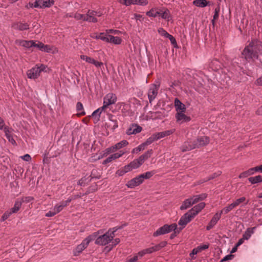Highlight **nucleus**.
Listing matches in <instances>:
<instances>
[{"instance_id": "nucleus-11", "label": "nucleus", "mask_w": 262, "mask_h": 262, "mask_svg": "<svg viewBox=\"0 0 262 262\" xmlns=\"http://www.w3.org/2000/svg\"><path fill=\"white\" fill-rule=\"evenodd\" d=\"M221 214L219 212H216L212 217V219L206 226V230H211L217 223L221 217Z\"/></svg>"}, {"instance_id": "nucleus-23", "label": "nucleus", "mask_w": 262, "mask_h": 262, "mask_svg": "<svg viewBox=\"0 0 262 262\" xmlns=\"http://www.w3.org/2000/svg\"><path fill=\"white\" fill-rule=\"evenodd\" d=\"M256 227L247 228L245 233L243 235V239H245V240L249 239L251 237V235L254 233V231Z\"/></svg>"}, {"instance_id": "nucleus-50", "label": "nucleus", "mask_w": 262, "mask_h": 262, "mask_svg": "<svg viewBox=\"0 0 262 262\" xmlns=\"http://www.w3.org/2000/svg\"><path fill=\"white\" fill-rule=\"evenodd\" d=\"M88 13H89V15H91L92 16H94H94H98L99 17V16H101L102 14V13L101 12H100V11L98 12L96 11L91 10H88Z\"/></svg>"}, {"instance_id": "nucleus-57", "label": "nucleus", "mask_w": 262, "mask_h": 262, "mask_svg": "<svg viewBox=\"0 0 262 262\" xmlns=\"http://www.w3.org/2000/svg\"><path fill=\"white\" fill-rule=\"evenodd\" d=\"M100 39L107 42L108 41V34H105L104 33H100Z\"/></svg>"}, {"instance_id": "nucleus-37", "label": "nucleus", "mask_w": 262, "mask_h": 262, "mask_svg": "<svg viewBox=\"0 0 262 262\" xmlns=\"http://www.w3.org/2000/svg\"><path fill=\"white\" fill-rule=\"evenodd\" d=\"M235 208L234 205L231 203L229 204L228 206L224 207L222 210H221L219 212L222 215V214H227L229 212L231 211L233 209Z\"/></svg>"}, {"instance_id": "nucleus-56", "label": "nucleus", "mask_w": 262, "mask_h": 262, "mask_svg": "<svg viewBox=\"0 0 262 262\" xmlns=\"http://www.w3.org/2000/svg\"><path fill=\"white\" fill-rule=\"evenodd\" d=\"M127 225V223H124L120 226H116L114 228H111L112 230H113L112 233H115L117 230L123 229L124 227L126 226Z\"/></svg>"}, {"instance_id": "nucleus-13", "label": "nucleus", "mask_w": 262, "mask_h": 262, "mask_svg": "<svg viewBox=\"0 0 262 262\" xmlns=\"http://www.w3.org/2000/svg\"><path fill=\"white\" fill-rule=\"evenodd\" d=\"M12 27L15 30L22 31L28 30L29 29V24L19 21L13 23Z\"/></svg>"}, {"instance_id": "nucleus-25", "label": "nucleus", "mask_w": 262, "mask_h": 262, "mask_svg": "<svg viewBox=\"0 0 262 262\" xmlns=\"http://www.w3.org/2000/svg\"><path fill=\"white\" fill-rule=\"evenodd\" d=\"M122 39L120 37L111 35H108V41L107 42L113 43L115 45H120Z\"/></svg>"}, {"instance_id": "nucleus-35", "label": "nucleus", "mask_w": 262, "mask_h": 262, "mask_svg": "<svg viewBox=\"0 0 262 262\" xmlns=\"http://www.w3.org/2000/svg\"><path fill=\"white\" fill-rule=\"evenodd\" d=\"M220 12V6H217L214 10V13L213 16V19L211 20V23L213 27H214L215 24V20H217L219 16V13Z\"/></svg>"}, {"instance_id": "nucleus-61", "label": "nucleus", "mask_w": 262, "mask_h": 262, "mask_svg": "<svg viewBox=\"0 0 262 262\" xmlns=\"http://www.w3.org/2000/svg\"><path fill=\"white\" fill-rule=\"evenodd\" d=\"M221 174V171H218L217 172H215V173L211 174L210 176H209L207 180H212V179L217 177L218 176H220Z\"/></svg>"}, {"instance_id": "nucleus-2", "label": "nucleus", "mask_w": 262, "mask_h": 262, "mask_svg": "<svg viewBox=\"0 0 262 262\" xmlns=\"http://www.w3.org/2000/svg\"><path fill=\"white\" fill-rule=\"evenodd\" d=\"M209 142V138L207 136L198 137L195 139H188L181 146V150L184 152L195 148L205 146Z\"/></svg>"}, {"instance_id": "nucleus-14", "label": "nucleus", "mask_w": 262, "mask_h": 262, "mask_svg": "<svg viewBox=\"0 0 262 262\" xmlns=\"http://www.w3.org/2000/svg\"><path fill=\"white\" fill-rule=\"evenodd\" d=\"M205 206V203L203 202L200 203L199 204L194 206L190 210L189 212L193 217H194L198 213L200 212Z\"/></svg>"}, {"instance_id": "nucleus-63", "label": "nucleus", "mask_w": 262, "mask_h": 262, "mask_svg": "<svg viewBox=\"0 0 262 262\" xmlns=\"http://www.w3.org/2000/svg\"><path fill=\"white\" fill-rule=\"evenodd\" d=\"M137 4L140 6H146L148 4V0H137Z\"/></svg>"}, {"instance_id": "nucleus-49", "label": "nucleus", "mask_w": 262, "mask_h": 262, "mask_svg": "<svg viewBox=\"0 0 262 262\" xmlns=\"http://www.w3.org/2000/svg\"><path fill=\"white\" fill-rule=\"evenodd\" d=\"M91 178L90 179H99L100 178L101 176L99 174H97V170L96 169H93L91 172V174L89 177Z\"/></svg>"}, {"instance_id": "nucleus-46", "label": "nucleus", "mask_w": 262, "mask_h": 262, "mask_svg": "<svg viewBox=\"0 0 262 262\" xmlns=\"http://www.w3.org/2000/svg\"><path fill=\"white\" fill-rule=\"evenodd\" d=\"M80 58L83 60H85L86 62L92 64H93L95 60L94 59L84 55H81Z\"/></svg>"}, {"instance_id": "nucleus-26", "label": "nucleus", "mask_w": 262, "mask_h": 262, "mask_svg": "<svg viewBox=\"0 0 262 262\" xmlns=\"http://www.w3.org/2000/svg\"><path fill=\"white\" fill-rule=\"evenodd\" d=\"M21 205L22 201H20L19 199H17L15 202L14 207L10 209L11 213H16L20 208Z\"/></svg>"}, {"instance_id": "nucleus-8", "label": "nucleus", "mask_w": 262, "mask_h": 262, "mask_svg": "<svg viewBox=\"0 0 262 262\" xmlns=\"http://www.w3.org/2000/svg\"><path fill=\"white\" fill-rule=\"evenodd\" d=\"M194 217L190 213L189 211L185 213L178 222V225L185 227L186 225L189 223Z\"/></svg>"}, {"instance_id": "nucleus-12", "label": "nucleus", "mask_w": 262, "mask_h": 262, "mask_svg": "<svg viewBox=\"0 0 262 262\" xmlns=\"http://www.w3.org/2000/svg\"><path fill=\"white\" fill-rule=\"evenodd\" d=\"M142 183V181L141 180L139 176L134 178V179L128 181L126 184L128 188H133L135 187L139 186Z\"/></svg>"}, {"instance_id": "nucleus-10", "label": "nucleus", "mask_w": 262, "mask_h": 262, "mask_svg": "<svg viewBox=\"0 0 262 262\" xmlns=\"http://www.w3.org/2000/svg\"><path fill=\"white\" fill-rule=\"evenodd\" d=\"M38 69V65H36L30 70H29L27 72L28 78L36 79L40 75L39 70Z\"/></svg>"}, {"instance_id": "nucleus-19", "label": "nucleus", "mask_w": 262, "mask_h": 262, "mask_svg": "<svg viewBox=\"0 0 262 262\" xmlns=\"http://www.w3.org/2000/svg\"><path fill=\"white\" fill-rule=\"evenodd\" d=\"M174 106L177 113L185 112L186 111L185 105L182 103L178 98H175L174 99Z\"/></svg>"}, {"instance_id": "nucleus-16", "label": "nucleus", "mask_w": 262, "mask_h": 262, "mask_svg": "<svg viewBox=\"0 0 262 262\" xmlns=\"http://www.w3.org/2000/svg\"><path fill=\"white\" fill-rule=\"evenodd\" d=\"M88 246L86 243L83 240L82 243L73 250V255L76 256H78Z\"/></svg>"}, {"instance_id": "nucleus-40", "label": "nucleus", "mask_w": 262, "mask_h": 262, "mask_svg": "<svg viewBox=\"0 0 262 262\" xmlns=\"http://www.w3.org/2000/svg\"><path fill=\"white\" fill-rule=\"evenodd\" d=\"M89 177L86 178L85 177H82L81 179H80L78 182L77 184L80 186H84L85 185L88 184L89 182L91 181V179L89 180Z\"/></svg>"}, {"instance_id": "nucleus-51", "label": "nucleus", "mask_w": 262, "mask_h": 262, "mask_svg": "<svg viewBox=\"0 0 262 262\" xmlns=\"http://www.w3.org/2000/svg\"><path fill=\"white\" fill-rule=\"evenodd\" d=\"M43 43L39 41H34V43H33L32 47H35L38 48L39 50L41 51V48H42Z\"/></svg>"}, {"instance_id": "nucleus-4", "label": "nucleus", "mask_w": 262, "mask_h": 262, "mask_svg": "<svg viewBox=\"0 0 262 262\" xmlns=\"http://www.w3.org/2000/svg\"><path fill=\"white\" fill-rule=\"evenodd\" d=\"M176 223L172 224L170 225L165 224L162 227L159 228L156 231H155L153 234V236L156 237L168 233L172 231V229H176Z\"/></svg>"}, {"instance_id": "nucleus-34", "label": "nucleus", "mask_w": 262, "mask_h": 262, "mask_svg": "<svg viewBox=\"0 0 262 262\" xmlns=\"http://www.w3.org/2000/svg\"><path fill=\"white\" fill-rule=\"evenodd\" d=\"M161 17L163 19L167 20L168 21H169L171 18L169 10L166 8H164V11H162V13H161Z\"/></svg>"}, {"instance_id": "nucleus-47", "label": "nucleus", "mask_w": 262, "mask_h": 262, "mask_svg": "<svg viewBox=\"0 0 262 262\" xmlns=\"http://www.w3.org/2000/svg\"><path fill=\"white\" fill-rule=\"evenodd\" d=\"M145 146V145L143 143L142 144L139 145L138 147L134 148L132 151V152L133 154L138 153L139 151L143 150L144 149Z\"/></svg>"}, {"instance_id": "nucleus-64", "label": "nucleus", "mask_w": 262, "mask_h": 262, "mask_svg": "<svg viewBox=\"0 0 262 262\" xmlns=\"http://www.w3.org/2000/svg\"><path fill=\"white\" fill-rule=\"evenodd\" d=\"M234 257V255L232 254H229L225 256L221 261L220 262H224L226 260L232 259Z\"/></svg>"}, {"instance_id": "nucleus-55", "label": "nucleus", "mask_w": 262, "mask_h": 262, "mask_svg": "<svg viewBox=\"0 0 262 262\" xmlns=\"http://www.w3.org/2000/svg\"><path fill=\"white\" fill-rule=\"evenodd\" d=\"M166 38H168L170 40L171 43L172 45H173V46L174 47H177V41H176L175 38L172 35L169 34L168 36Z\"/></svg>"}, {"instance_id": "nucleus-32", "label": "nucleus", "mask_w": 262, "mask_h": 262, "mask_svg": "<svg viewBox=\"0 0 262 262\" xmlns=\"http://www.w3.org/2000/svg\"><path fill=\"white\" fill-rule=\"evenodd\" d=\"M155 173V172L154 171H147L144 173L139 175V177L141 180L142 181L143 183L144 179H148L150 178Z\"/></svg>"}, {"instance_id": "nucleus-36", "label": "nucleus", "mask_w": 262, "mask_h": 262, "mask_svg": "<svg viewBox=\"0 0 262 262\" xmlns=\"http://www.w3.org/2000/svg\"><path fill=\"white\" fill-rule=\"evenodd\" d=\"M167 242L162 241L160 242L159 244L152 246V249L154 252L158 251L161 250L162 248L165 247L167 245Z\"/></svg>"}, {"instance_id": "nucleus-43", "label": "nucleus", "mask_w": 262, "mask_h": 262, "mask_svg": "<svg viewBox=\"0 0 262 262\" xmlns=\"http://www.w3.org/2000/svg\"><path fill=\"white\" fill-rule=\"evenodd\" d=\"M146 15L149 17H156L159 15V13L158 11H156V9L152 8L150 10L146 12Z\"/></svg>"}, {"instance_id": "nucleus-31", "label": "nucleus", "mask_w": 262, "mask_h": 262, "mask_svg": "<svg viewBox=\"0 0 262 262\" xmlns=\"http://www.w3.org/2000/svg\"><path fill=\"white\" fill-rule=\"evenodd\" d=\"M191 199H186L183 203L182 205L180 207V209L181 210H185L190 206H192Z\"/></svg>"}, {"instance_id": "nucleus-17", "label": "nucleus", "mask_w": 262, "mask_h": 262, "mask_svg": "<svg viewBox=\"0 0 262 262\" xmlns=\"http://www.w3.org/2000/svg\"><path fill=\"white\" fill-rule=\"evenodd\" d=\"M184 112H178L176 115V118L178 122L181 123L189 122L191 118L184 114Z\"/></svg>"}, {"instance_id": "nucleus-53", "label": "nucleus", "mask_w": 262, "mask_h": 262, "mask_svg": "<svg viewBox=\"0 0 262 262\" xmlns=\"http://www.w3.org/2000/svg\"><path fill=\"white\" fill-rule=\"evenodd\" d=\"M3 130L5 132L6 138H7L8 136L12 135L11 133L13 130L12 128H10L8 126H6Z\"/></svg>"}, {"instance_id": "nucleus-20", "label": "nucleus", "mask_w": 262, "mask_h": 262, "mask_svg": "<svg viewBox=\"0 0 262 262\" xmlns=\"http://www.w3.org/2000/svg\"><path fill=\"white\" fill-rule=\"evenodd\" d=\"M101 233H102V231L101 230H99L89 235L88 237L84 238L83 241L85 243H86V244L88 246L91 242L93 241L94 240L96 241V238L98 237L99 235Z\"/></svg>"}, {"instance_id": "nucleus-29", "label": "nucleus", "mask_w": 262, "mask_h": 262, "mask_svg": "<svg viewBox=\"0 0 262 262\" xmlns=\"http://www.w3.org/2000/svg\"><path fill=\"white\" fill-rule=\"evenodd\" d=\"M208 2L206 0H194L193 4L196 7L204 8L208 5Z\"/></svg>"}, {"instance_id": "nucleus-24", "label": "nucleus", "mask_w": 262, "mask_h": 262, "mask_svg": "<svg viewBox=\"0 0 262 262\" xmlns=\"http://www.w3.org/2000/svg\"><path fill=\"white\" fill-rule=\"evenodd\" d=\"M175 132V129H171L169 130H165L161 132L156 133L159 139L162 138L164 137L169 136Z\"/></svg>"}, {"instance_id": "nucleus-38", "label": "nucleus", "mask_w": 262, "mask_h": 262, "mask_svg": "<svg viewBox=\"0 0 262 262\" xmlns=\"http://www.w3.org/2000/svg\"><path fill=\"white\" fill-rule=\"evenodd\" d=\"M151 117L154 119H162L165 117L164 112H156L151 114Z\"/></svg>"}, {"instance_id": "nucleus-27", "label": "nucleus", "mask_w": 262, "mask_h": 262, "mask_svg": "<svg viewBox=\"0 0 262 262\" xmlns=\"http://www.w3.org/2000/svg\"><path fill=\"white\" fill-rule=\"evenodd\" d=\"M248 180L251 184H255L262 182V176L258 175L255 177H249Z\"/></svg>"}, {"instance_id": "nucleus-7", "label": "nucleus", "mask_w": 262, "mask_h": 262, "mask_svg": "<svg viewBox=\"0 0 262 262\" xmlns=\"http://www.w3.org/2000/svg\"><path fill=\"white\" fill-rule=\"evenodd\" d=\"M117 101V96L115 94L110 93L105 96L103 99V106L105 108L109 105L115 104Z\"/></svg>"}, {"instance_id": "nucleus-1", "label": "nucleus", "mask_w": 262, "mask_h": 262, "mask_svg": "<svg viewBox=\"0 0 262 262\" xmlns=\"http://www.w3.org/2000/svg\"><path fill=\"white\" fill-rule=\"evenodd\" d=\"M261 41L258 39H253L243 51L242 57L247 62L254 61L258 58L259 55L261 54Z\"/></svg>"}, {"instance_id": "nucleus-21", "label": "nucleus", "mask_w": 262, "mask_h": 262, "mask_svg": "<svg viewBox=\"0 0 262 262\" xmlns=\"http://www.w3.org/2000/svg\"><path fill=\"white\" fill-rule=\"evenodd\" d=\"M153 154V150L152 149H149L146 152H145L144 154L140 156L138 159L139 160V161L142 163V164H143L144 161L146 160H147L148 158H149L152 154Z\"/></svg>"}, {"instance_id": "nucleus-22", "label": "nucleus", "mask_w": 262, "mask_h": 262, "mask_svg": "<svg viewBox=\"0 0 262 262\" xmlns=\"http://www.w3.org/2000/svg\"><path fill=\"white\" fill-rule=\"evenodd\" d=\"M207 194L206 193H202L199 195H193L190 199L191 200L192 204L193 205L196 204L199 201L204 200L205 199L207 198Z\"/></svg>"}, {"instance_id": "nucleus-52", "label": "nucleus", "mask_w": 262, "mask_h": 262, "mask_svg": "<svg viewBox=\"0 0 262 262\" xmlns=\"http://www.w3.org/2000/svg\"><path fill=\"white\" fill-rule=\"evenodd\" d=\"M124 2L122 3L125 6H129L132 4L133 5H137V0H123Z\"/></svg>"}, {"instance_id": "nucleus-30", "label": "nucleus", "mask_w": 262, "mask_h": 262, "mask_svg": "<svg viewBox=\"0 0 262 262\" xmlns=\"http://www.w3.org/2000/svg\"><path fill=\"white\" fill-rule=\"evenodd\" d=\"M159 140V138L157 136V133L152 134L150 137H149L146 141L143 143L145 146L151 144L155 141Z\"/></svg>"}, {"instance_id": "nucleus-62", "label": "nucleus", "mask_w": 262, "mask_h": 262, "mask_svg": "<svg viewBox=\"0 0 262 262\" xmlns=\"http://www.w3.org/2000/svg\"><path fill=\"white\" fill-rule=\"evenodd\" d=\"M126 171L124 170V168L122 167L119 169H118L116 172V174L120 177L123 176L125 173H126Z\"/></svg>"}, {"instance_id": "nucleus-6", "label": "nucleus", "mask_w": 262, "mask_h": 262, "mask_svg": "<svg viewBox=\"0 0 262 262\" xmlns=\"http://www.w3.org/2000/svg\"><path fill=\"white\" fill-rule=\"evenodd\" d=\"M262 172V165H260L255 167L250 168L248 170L242 172L239 175V178H244L248 177L249 176L252 175L255 172Z\"/></svg>"}, {"instance_id": "nucleus-60", "label": "nucleus", "mask_w": 262, "mask_h": 262, "mask_svg": "<svg viewBox=\"0 0 262 262\" xmlns=\"http://www.w3.org/2000/svg\"><path fill=\"white\" fill-rule=\"evenodd\" d=\"M73 200V199L72 198H69L67 200L65 201H62L61 202H60L59 203L60 204H61L62 206H63V207H65L66 206H67L68 205H69V204H70V203Z\"/></svg>"}, {"instance_id": "nucleus-42", "label": "nucleus", "mask_w": 262, "mask_h": 262, "mask_svg": "<svg viewBox=\"0 0 262 262\" xmlns=\"http://www.w3.org/2000/svg\"><path fill=\"white\" fill-rule=\"evenodd\" d=\"M83 21L96 23L97 22L98 19L96 17L92 16L91 15H89V13L88 12L86 15H85Z\"/></svg>"}, {"instance_id": "nucleus-18", "label": "nucleus", "mask_w": 262, "mask_h": 262, "mask_svg": "<svg viewBox=\"0 0 262 262\" xmlns=\"http://www.w3.org/2000/svg\"><path fill=\"white\" fill-rule=\"evenodd\" d=\"M105 108H106L103 105L102 106L94 111L91 116H90V117H93L94 118V123H97L100 120V115Z\"/></svg>"}, {"instance_id": "nucleus-48", "label": "nucleus", "mask_w": 262, "mask_h": 262, "mask_svg": "<svg viewBox=\"0 0 262 262\" xmlns=\"http://www.w3.org/2000/svg\"><path fill=\"white\" fill-rule=\"evenodd\" d=\"M246 198L244 196L241 197L239 199H236L232 204L234 205L235 207H236L240 204L244 203L246 201Z\"/></svg>"}, {"instance_id": "nucleus-5", "label": "nucleus", "mask_w": 262, "mask_h": 262, "mask_svg": "<svg viewBox=\"0 0 262 262\" xmlns=\"http://www.w3.org/2000/svg\"><path fill=\"white\" fill-rule=\"evenodd\" d=\"M160 87V83L157 81L156 83L151 84L148 91V98L149 102L151 103L152 101L156 98L158 92Z\"/></svg>"}, {"instance_id": "nucleus-45", "label": "nucleus", "mask_w": 262, "mask_h": 262, "mask_svg": "<svg viewBox=\"0 0 262 262\" xmlns=\"http://www.w3.org/2000/svg\"><path fill=\"white\" fill-rule=\"evenodd\" d=\"M97 190V185L96 184L91 186L88 187L87 191L84 193V194L87 195L90 193L94 192Z\"/></svg>"}, {"instance_id": "nucleus-28", "label": "nucleus", "mask_w": 262, "mask_h": 262, "mask_svg": "<svg viewBox=\"0 0 262 262\" xmlns=\"http://www.w3.org/2000/svg\"><path fill=\"white\" fill-rule=\"evenodd\" d=\"M41 3L40 8H50L54 4V0H40Z\"/></svg>"}, {"instance_id": "nucleus-39", "label": "nucleus", "mask_w": 262, "mask_h": 262, "mask_svg": "<svg viewBox=\"0 0 262 262\" xmlns=\"http://www.w3.org/2000/svg\"><path fill=\"white\" fill-rule=\"evenodd\" d=\"M129 164H130L131 167L133 169H137L142 165L138 158L134 160Z\"/></svg>"}, {"instance_id": "nucleus-54", "label": "nucleus", "mask_w": 262, "mask_h": 262, "mask_svg": "<svg viewBox=\"0 0 262 262\" xmlns=\"http://www.w3.org/2000/svg\"><path fill=\"white\" fill-rule=\"evenodd\" d=\"M158 33L162 36L165 37L166 38L168 36L169 34L168 33H167L163 28H160L158 30Z\"/></svg>"}, {"instance_id": "nucleus-15", "label": "nucleus", "mask_w": 262, "mask_h": 262, "mask_svg": "<svg viewBox=\"0 0 262 262\" xmlns=\"http://www.w3.org/2000/svg\"><path fill=\"white\" fill-rule=\"evenodd\" d=\"M142 128L141 126L136 124H132V126L127 129L126 130V134L128 135H130L132 134H137L138 133H140L142 131Z\"/></svg>"}, {"instance_id": "nucleus-9", "label": "nucleus", "mask_w": 262, "mask_h": 262, "mask_svg": "<svg viewBox=\"0 0 262 262\" xmlns=\"http://www.w3.org/2000/svg\"><path fill=\"white\" fill-rule=\"evenodd\" d=\"M108 119L109 122L106 123V126L107 128L114 132L118 126L116 117L115 116L110 114L108 115Z\"/></svg>"}, {"instance_id": "nucleus-58", "label": "nucleus", "mask_w": 262, "mask_h": 262, "mask_svg": "<svg viewBox=\"0 0 262 262\" xmlns=\"http://www.w3.org/2000/svg\"><path fill=\"white\" fill-rule=\"evenodd\" d=\"M19 200L20 201H22V203L23 202H25L26 203H29L30 202H31L32 201L34 200V198L32 197V196H26V197H25V198H23L21 199H19Z\"/></svg>"}, {"instance_id": "nucleus-41", "label": "nucleus", "mask_w": 262, "mask_h": 262, "mask_svg": "<svg viewBox=\"0 0 262 262\" xmlns=\"http://www.w3.org/2000/svg\"><path fill=\"white\" fill-rule=\"evenodd\" d=\"M76 110L77 112H80L79 114V115L84 116L85 115V112L83 111V105L80 102L77 103Z\"/></svg>"}, {"instance_id": "nucleus-33", "label": "nucleus", "mask_w": 262, "mask_h": 262, "mask_svg": "<svg viewBox=\"0 0 262 262\" xmlns=\"http://www.w3.org/2000/svg\"><path fill=\"white\" fill-rule=\"evenodd\" d=\"M128 144V142L125 140H122L121 141L118 142L114 146H113V150H115L117 149H119L123 147H125Z\"/></svg>"}, {"instance_id": "nucleus-3", "label": "nucleus", "mask_w": 262, "mask_h": 262, "mask_svg": "<svg viewBox=\"0 0 262 262\" xmlns=\"http://www.w3.org/2000/svg\"><path fill=\"white\" fill-rule=\"evenodd\" d=\"M112 231L113 230L110 228L103 235H99L95 242V244L99 245H106L112 241L115 235L114 233H112Z\"/></svg>"}, {"instance_id": "nucleus-59", "label": "nucleus", "mask_w": 262, "mask_h": 262, "mask_svg": "<svg viewBox=\"0 0 262 262\" xmlns=\"http://www.w3.org/2000/svg\"><path fill=\"white\" fill-rule=\"evenodd\" d=\"M51 48L50 46L48 45H44L43 43L42 48H41V51H44L47 53H50L51 51Z\"/></svg>"}, {"instance_id": "nucleus-44", "label": "nucleus", "mask_w": 262, "mask_h": 262, "mask_svg": "<svg viewBox=\"0 0 262 262\" xmlns=\"http://www.w3.org/2000/svg\"><path fill=\"white\" fill-rule=\"evenodd\" d=\"M20 43L23 47L29 48L32 47L34 40H23Z\"/></svg>"}]
</instances>
